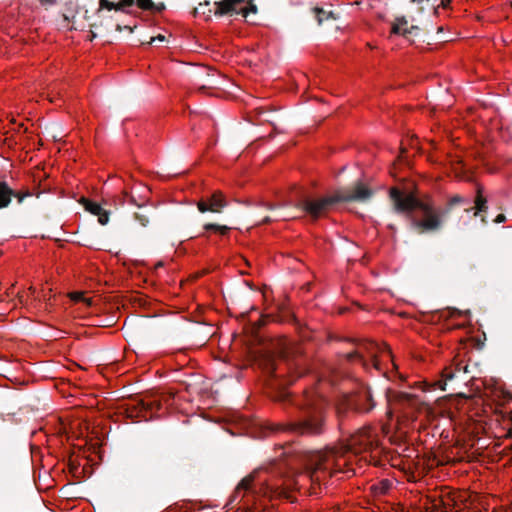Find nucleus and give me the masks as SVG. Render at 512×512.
<instances>
[{
    "instance_id": "obj_6",
    "label": "nucleus",
    "mask_w": 512,
    "mask_h": 512,
    "mask_svg": "<svg viewBox=\"0 0 512 512\" xmlns=\"http://www.w3.org/2000/svg\"><path fill=\"white\" fill-rule=\"evenodd\" d=\"M376 406L372 390L369 386L361 384L357 390L345 394L336 407L339 428H342L343 420L349 411L366 414Z\"/></svg>"
},
{
    "instance_id": "obj_23",
    "label": "nucleus",
    "mask_w": 512,
    "mask_h": 512,
    "mask_svg": "<svg viewBox=\"0 0 512 512\" xmlns=\"http://www.w3.org/2000/svg\"><path fill=\"white\" fill-rule=\"evenodd\" d=\"M397 400L400 403H407L409 405H413L416 401V398L411 394L401 392L397 395Z\"/></svg>"
},
{
    "instance_id": "obj_11",
    "label": "nucleus",
    "mask_w": 512,
    "mask_h": 512,
    "mask_svg": "<svg viewBox=\"0 0 512 512\" xmlns=\"http://www.w3.org/2000/svg\"><path fill=\"white\" fill-rule=\"evenodd\" d=\"M253 482H254V475H249V476L243 478L237 485V487L230 499V504L233 503L238 498V496L242 490H244L246 492L256 493L255 487L253 486Z\"/></svg>"
},
{
    "instance_id": "obj_32",
    "label": "nucleus",
    "mask_w": 512,
    "mask_h": 512,
    "mask_svg": "<svg viewBox=\"0 0 512 512\" xmlns=\"http://www.w3.org/2000/svg\"><path fill=\"white\" fill-rule=\"evenodd\" d=\"M63 17H64L65 20L70 21L75 16L71 12L66 11V12L63 13Z\"/></svg>"
},
{
    "instance_id": "obj_39",
    "label": "nucleus",
    "mask_w": 512,
    "mask_h": 512,
    "mask_svg": "<svg viewBox=\"0 0 512 512\" xmlns=\"http://www.w3.org/2000/svg\"><path fill=\"white\" fill-rule=\"evenodd\" d=\"M509 419H510V421L512 422V411H511V412H510V414H509Z\"/></svg>"
},
{
    "instance_id": "obj_29",
    "label": "nucleus",
    "mask_w": 512,
    "mask_h": 512,
    "mask_svg": "<svg viewBox=\"0 0 512 512\" xmlns=\"http://www.w3.org/2000/svg\"><path fill=\"white\" fill-rule=\"evenodd\" d=\"M279 398L281 401H292L291 396L286 392H281Z\"/></svg>"
},
{
    "instance_id": "obj_26",
    "label": "nucleus",
    "mask_w": 512,
    "mask_h": 512,
    "mask_svg": "<svg viewBox=\"0 0 512 512\" xmlns=\"http://www.w3.org/2000/svg\"><path fill=\"white\" fill-rule=\"evenodd\" d=\"M98 222L101 225H106L109 221V212L106 210H102L98 215Z\"/></svg>"
},
{
    "instance_id": "obj_40",
    "label": "nucleus",
    "mask_w": 512,
    "mask_h": 512,
    "mask_svg": "<svg viewBox=\"0 0 512 512\" xmlns=\"http://www.w3.org/2000/svg\"><path fill=\"white\" fill-rule=\"evenodd\" d=\"M467 368H468L467 366H464V368H463L465 373L468 371Z\"/></svg>"
},
{
    "instance_id": "obj_19",
    "label": "nucleus",
    "mask_w": 512,
    "mask_h": 512,
    "mask_svg": "<svg viewBox=\"0 0 512 512\" xmlns=\"http://www.w3.org/2000/svg\"><path fill=\"white\" fill-rule=\"evenodd\" d=\"M204 229L205 230H213L215 232H219L221 235H226L231 228L226 225L207 223L204 225Z\"/></svg>"
},
{
    "instance_id": "obj_25",
    "label": "nucleus",
    "mask_w": 512,
    "mask_h": 512,
    "mask_svg": "<svg viewBox=\"0 0 512 512\" xmlns=\"http://www.w3.org/2000/svg\"><path fill=\"white\" fill-rule=\"evenodd\" d=\"M164 41H166V37L164 35H162V34H159V35H157L155 37H150L149 41H147V42L139 40V43L141 45H144V44L152 45L155 42H164Z\"/></svg>"
},
{
    "instance_id": "obj_38",
    "label": "nucleus",
    "mask_w": 512,
    "mask_h": 512,
    "mask_svg": "<svg viewBox=\"0 0 512 512\" xmlns=\"http://www.w3.org/2000/svg\"><path fill=\"white\" fill-rule=\"evenodd\" d=\"M461 369H462L461 366L458 364L456 367V371H460Z\"/></svg>"
},
{
    "instance_id": "obj_21",
    "label": "nucleus",
    "mask_w": 512,
    "mask_h": 512,
    "mask_svg": "<svg viewBox=\"0 0 512 512\" xmlns=\"http://www.w3.org/2000/svg\"><path fill=\"white\" fill-rule=\"evenodd\" d=\"M84 205H85V208L87 211H89L90 213H92L96 216L103 210V208L100 206V204L93 202V201L86 200V199L84 200Z\"/></svg>"
},
{
    "instance_id": "obj_24",
    "label": "nucleus",
    "mask_w": 512,
    "mask_h": 512,
    "mask_svg": "<svg viewBox=\"0 0 512 512\" xmlns=\"http://www.w3.org/2000/svg\"><path fill=\"white\" fill-rule=\"evenodd\" d=\"M257 117L260 122H268L272 123L271 113L264 108H260L257 110Z\"/></svg>"
},
{
    "instance_id": "obj_37",
    "label": "nucleus",
    "mask_w": 512,
    "mask_h": 512,
    "mask_svg": "<svg viewBox=\"0 0 512 512\" xmlns=\"http://www.w3.org/2000/svg\"><path fill=\"white\" fill-rule=\"evenodd\" d=\"M267 209L272 210V209H274V206H272V205H267Z\"/></svg>"
},
{
    "instance_id": "obj_16",
    "label": "nucleus",
    "mask_w": 512,
    "mask_h": 512,
    "mask_svg": "<svg viewBox=\"0 0 512 512\" xmlns=\"http://www.w3.org/2000/svg\"><path fill=\"white\" fill-rule=\"evenodd\" d=\"M124 201L128 202L129 204L135 205L138 208H145L146 204L148 203V198L146 196H136L133 193H123Z\"/></svg>"
},
{
    "instance_id": "obj_13",
    "label": "nucleus",
    "mask_w": 512,
    "mask_h": 512,
    "mask_svg": "<svg viewBox=\"0 0 512 512\" xmlns=\"http://www.w3.org/2000/svg\"><path fill=\"white\" fill-rule=\"evenodd\" d=\"M284 364H285V361L282 359L275 360L271 357H268L264 361V370L271 376L279 377L280 376L279 372L281 370V366Z\"/></svg>"
},
{
    "instance_id": "obj_36",
    "label": "nucleus",
    "mask_w": 512,
    "mask_h": 512,
    "mask_svg": "<svg viewBox=\"0 0 512 512\" xmlns=\"http://www.w3.org/2000/svg\"><path fill=\"white\" fill-rule=\"evenodd\" d=\"M388 227H389V229H391V230H395V225H394V224H389V225H388Z\"/></svg>"
},
{
    "instance_id": "obj_12",
    "label": "nucleus",
    "mask_w": 512,
    "mask_h": 512,
    "mask_svg": "<svg viewBox=\"0 0 512 512\" xmlns=\"http://www.w3.org/2000/svg\"><path fill=\"white\" fill-rule=\"evenodd\" d=\"M215 4L213 2H199L198 6L193 9L194 16H203L205 20H209L212 14L215 15Z\"/></svg>"
},
{
    "instance_id": "obj_20",
    "label": "nucleus",
    "mask_w": 512,
    "mask_h": 512,
    "mask_svg": "<svg viewBox=\"0 0 512 512\" xmlns=\"http://www.w3.org/2000/svg\"><path fill=\"white\" fill-rule=\"evenodd\" d=\"M454 376H455V373L450 368H445L442 372L443 380L439 382L440 389L444 391L446 389V382L448 380L453 379Z\"/></svg>"
},
{
    "instance_id": "obj_9",
    "label": "nucleus",
    "mask_w": 512,
    "mask_h": 512,
    "mask_svg": "<svg viewBox=\"0 0 512 512\" xmlns=\"http://www.w3.org/2000/svg\"><path fill=\"white\" fill-rule=\"evenodd\" d=\"M227 206L228 201L226 200L225 195L219 190L214 191L211 195L202 197L197 202V208L201 213H221Z\"/></svg>"
},
{
    "instance_id": "obj_31",
    "label": "nucleus",
    "mask_w": 512,
    "mask_h": 512,
    "mask_svg": "<svg viewBox=\"0 0 512 512\" xmlns=\"http://www.w3.org/2000/svg\"><path fill=\"white\" fill-rule=\"evenodd\" d=\"M496 223H503L506 221V216L504 214H499L494 220Z\"/></svg>"
},
{
    "instance_id": "obj_41",
    "label": "nucleus",
    "mask_w": 512,
    "mask_h": 512,
    "mask_svg": "<svg viewBox=\"0 0 512 512\" xmlns=\"http://www.w3.org/2000/svg\"><path fill=\"white\" fill-rule=\"evenodd\" d=\"M510 3H511V6H512V1Z\"/></svg>"
},
{
    "instance_id": "obj_33",
    "label": "nucleus",
    "mask_w": 512,
    "mask_h": 512,
    "mask_svg": "<svg viewBox=\"0 0 512 512\" xmlns=\"http://www.w3.org/2000/svg\"><path fill=\"white\" fill-rule=\"evenodd\" d=\"M273 219L270 217V216H266L265 218H263V220L261 221V224H268L270 222H272Z\"/></svg>"
},
{
    "instance_id": "obj_10",
    "label": "nucleus",
    "mask_w": 512,
    "mask_h": 512,
    "mask_svg": "<svg viewBox=\"0 0 512 512\" xmlns=\"http://www.w3.org/2000/svg\"><path fill=\"white\" fill-rule=\"evenodd\" d=\"M32 196L33 194L28 190L14 191L6 182H0V209L8 207L12 197L17 199L18 204H22L26 198H31Z\"/></svg>"
},
{
    "instance_id": "obj_18",
    "label": "nucleus",
    "mask_w": 512,
    "mask_h": 512,
    "mask_svg": "<svg viewBox=\"0 0 512 512\" xmlns=\"http://www.w3.org/2000/svg\"><path fill=\"white\" fill-rule=\"evenodd\" d=\"M391 487V482L387 479L380 481L378 484L373 485L372 488L376 494H386Z\"/></svg>"
},
{
    "instance_id": "obj_28",
    "label": "nucleus",
    "mask_w": 512,
    "mask_h": 512,
    "mask_svg": "<svg viewBox=\"0 0 512 512\" xmlns=\"http://www.w3.org/2000/svg\"><path fill=\"white\" fill-rule=\"evenodd\" d=\"M346 358L348 361H353L356 359L362 360L363 356H362V352L360 350H356V351L347 353Z\"/></svg>"
},
{
    "instance_id": "obj_1",
    "label": "nucleus",
    "mask_w": 512,
    "mask_h": 512,
    "mask_svg": "<svg viewBox=\"0 0 512 512\" xmlns=\"http://www.w3.org/2000/svg\"><path fill=\"white\" fill-rule=\"evenodd\" d=\"M389 195L393 211L404 214L411 228L418 234L439 231L442 228L443 219L450 213L452 207L469 203L464 197L455 195L450 198L445 208L437 210L429 199H419L397 187H392Z\"/></svg>"
},
{
    "instance_id": "obj_17",
    "label": "nucleus",
    "mask_w": 512,
    "mask_h": 512,
    "mask_svg": "<svg viewBox=\"0 0 512 512\" xmlns=\"http://www.w3.org/2000/svg\"><path fill=\"white\" fill-rule=\"evenodd\" d=\"M139 209L141 211L135 212L134 218L141 224V226L146 227L150 222L152 208L148 207V205L146 204L145 208H139Z\"/></svg>"
},
{
    "instance_id": "obj_15",
    "label": "nucleus",
    "mask_w": 512,
    "mask_h": 512,
    "mask_svg": "<svg viewBox=\"0 0 512 512\" xmlns=\"http://www.w3.org/2000/svg\"><path fill=\"white\" fill-rule=\"evenodd\" d=\"M313 12L319 25L323 24L325 21L336 20L338 18L333 10H325L323 8L314 7Z\"/></svg>"
},
{
    "instance_id": "obj_8",
    "label": "nucleus",
    "mask_w": 512,
    "mask_h": 512,
    "mask_svg": "<svg viewBox=\"0 0 512 512\" xmlns=\"http://www.w3.org/2000/svg\"><path fill=\"white\" fill-rule=\"evenodd\" d=\"M415 22V17L410 14L397 16L391 24V33L401 35L407 40L412 41L421 32V28Z\"/></svg>"
},
{
    "instance_id": "obj_4",
    "label": "nucleus",
    "mask_w": 512,
    "mask_h": 512,
    "mask_svg": "<svg viewBox=\"0 0 512 512\" xmlns=\"http://www.w3.org/2000/svg\"><path fill=\"white\" fill-rule=\"evenodd\" d=\"M301 415L290 422L276 424L273 431H287L298 436H321L326 432L324 402L312 394L303 397L298 403Z\"/></svg>"
},
{
    "instance_id": "obj_34",
    "label": "nucleus",
    "mask_w": 512,
    "mask_h": 512,
    "mask_svg": "<svg viewBox=\"0 0 512 512\" xmlns=\"http://www.w3.org/2000/svg\"><path fill=\"white\" fill-rule=\"evenodd\" d=\"M273 219L270 217V216H266L265 218H263V220L261 221V224H268L270 222H272Z\"/></svg>"
},
{
    "instance_id": "obj_27",
    "label": "nucleus",
    "mask_w": 512,
    "mask_h": 512,
    "mask_svg": "<svg viewBox=\"0 0 512 512\" xmlns=\"http://www.w3.org/2000/svg\"><path fill=\"white\" fill-rule=\"evenodd\" d=\"M361 349H364L368 353H370L372 356L374 355V350L377 348V345L372 342H366L363 343L361 346Z\"/></svg>"
},
{
    "instance_id": "obj_2",
    "label": "nucleus",
    "mask_w": 512,
    "mask_h": 512,
    "mask_svg": "<svg viewBox=\"0 0 512 512\" xmlns=\"http://www.w3.org/2000/svg\"><path fill=\"white\" fill-rule=\"evenodd\" d=\"M378 447V442L367 428L359 429L356 433L351 435L347 444L339 449H327L325 451H318L313 453L308 460V468L312 474L329 473L332 475L337 472H353L349 468L347 471L344 467L349 465V460L346 459V454L353 455L372 453Z\"/></svg>"
},
{
    "instance_id": "obj_5",
    "label": "nucleus",
    "mask_w": 512,
    "mask_h": 512,
    "mask_svg": "<svg viewBox=\"0 0 512 512\" xmlns=\"http://www.w3.org/2000/svg\"><path fill=\"white\" fill-rule=\"evenodd\" d=\"M374 195V191L361 181L353 185L338 189L333 195L320 199L304 198L298 201L294 206L305 211L313 220L328 212L331 207L341 202H359L365 203Z\"/></svg>"
},
{
    "instance_id": "obj_30",
    "label": "nucleus",
    "mask_w": 512,
    "mask_h": 512,
    "mask_svg": "<svg viewBox=\"0 0 512 512\" xmlns=\"http://www.w3.org/2000/svg\"><path fill=\"white\" fill-rule=\"evenodd\" d=\"M71 298H72L73 300H75V301L84 300L83 295H82L81 293H78V292L73 293V294L71 295Z\"/></svg>"
},
{
    "instance_id": "obj_22",
    "label": "nucleus",
    "mask_w": 512,
    "mask_h": 512,
    "mask_svg": "<svg viewBox=\"0 0 512 512\" xmlns=\"http://www.w3.org/2000/svg\"><path fill=\"white\" fill-rule=\"evenodd\" d=\"M152 402H145L143 400L139 401L137 403V407L136 408H139V411L136 413V415H134L133 412H131V414L129 415L130 417H134V416H139L140 413L142 412H146L148 410H151L152 409Z\"/></svg>"
},
{
    "instance_id": "obj_3",
    "label": "nucleus",
    "mask_w": 512,
    "mask_h": 512,
    "mask_svg": "<svg viewBox=\"0 0 512 512\" xmlns=\"http://www.w3.org/2000/svg\"><path fill=\"white\" fill-rule=\"evenodd\" d=\"M136 4L143 10H155L161 12L165 9L164 2H99L97 8L98 21L91 23V27L100 29L99 33L91 31V40L98 35L105 36L114 30L121 32L127 30L130 33L134 31L136 25H122L121 16L130 13V9Z\"/></svg>"
},
{
    "instance_id": "obj_35",
    "label": "nucleus",
    "mask_w": 512,
    "mask_h": 512,
    "mask_svg": "<svg viewBox=\"0 0 512 512\" xmlns=\"http://www.w3.org/2000/svg\"><path fill=\"white\" fill-rule=\"evenodd\" d=\"M450 4H451V2H445V1H442V2H441V7H442L443 9H448V8H450Z\"/></svg>"
},
{
    "instance_id": "obj_7",
    "label": "nucleus",
    "mask_w": 512,
    "mask_h": 512,
    "mask_svg": "<svg viewBox=\"0 0 512 512\" xmlns=\"http://www.w3.org/2000/svg\"><path fill=\"white\" fill-rule=\"evenodd\" d=\"M215 6V16H235L241 15L248 23L255 24L252 16L256 15L258 8L254 2H213Z\"/></svg>"
},
{
    "instance_id": "obj_14",
    "label": "nucleus",
    "mask_w": 512,
    "mask_h": 512,
    "mask_svg": "<svg viewBox=\"0 0 512 512\" xmlns=\"http://www.w3.org/2000/svg\"><path fill=\"white\" fill-rule=\"evenodd\" d=\"M474 202H475V207L465 209L466 212H470L472 209H475L474 215L477 216L479 213L487 211V209H488L487 200L482 195V188L480 186L477 188V195H476Z\"/></svg>"
}]
</instances>
